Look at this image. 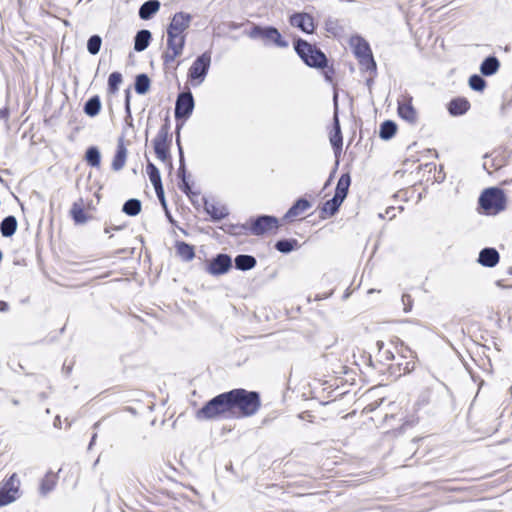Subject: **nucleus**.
I'll return each mask as SVG.
<instances>
[{"label":"nucleus","instance_id":"obj_19","mask_svg":"<svg viewBox=\"0 0 512 512\" xmlns=\"http://www.w3.org/2000/svg\"><path fill=\"white\" fill-rule=\"evenodd\" d=\"M204 209L206 213L209 214L212 220L214 221H219L229 214L228 209L225 205L214 202L205 201Z\"/></svg>","mask_w":512,"mask_h":512},{"label":"nucleus","instance_id":"obj_51","mask_svg":"<svg viewBox=\"0 0 512 512\" xmlns=\"http://www.w3.org/2000/svg\"><path fill=\"white\" fill-rule=\"evenodd\" d=\"M181 181H182V183H181V185H180L181 190H182L183 192H185V193H188V192H189V190H190L189 183L187 182V180H186V179L181 180Z\"/></svg>","mask_w":512,"mask_h":512},{"label":"nucleus","instance_id":"obj_39","mask_svg":"<svg viewBox=\"0 0 512 512\" xmlns=\"http://www.w3.org/2000/svg\"><path fill=\"white\" fill-rule=\"evenodd\" d=\"M298 245L296 239H282L276 242L275 248L277 251L288 254L292 252Z\"/></svg>","mask_w":512,"mask_h":512},{"label":"nucleus","instance_id":"obj_42","mask_svg":"<svg viewBox=\"0 0 512 512\" xmlns=\"http://www.w3.org/2000/svg\"><path fill=\"white\" fill-rule=\"evenodd\" d=\"M343 200L340 197L334 196L332 199L326 201L322 207V212L328 214L329 216H333L339 209Z\"/></svg>","mask_w":512,"mask_h":512},{"label":"nucleus","instance_id":"obj_38","mask_svg":"<svg viewBox=\"0 0 512 512\" xmlns=\"http://www.w3.org/2000/svg\"><path fill=\"white\" fill-rule=\"evenodd\" d=\"M122 211L129 216H136L141 211V202L135 198L129 199L124 203Z\"/></svg>","mask_w":512,"mask_h":512},{"label":"nucleus","instance_id":"obj_10","mask_svg":"<svg viewBox=\"0 0 512 512\" xmlns=\"http://www.w3.org/2000/svg\"><path fill=\"white\" fill-rule=\"evenodd\" d=\"M194 109V98L191 92H182L175 103V118H188Z\"/></svg>","mask_w":512,"mask_h":512},{"label":"nucleus","instance_id":"obj_11","mask_svg":"<svg viewBox=\"0 0 512 512\" xmlns=\"http://www.w3.org/2000/svg\"><path fill=\"white\" fill-rule=\"evenodd\" d=\"M232 268V259L227 254H217L206 266V271L214 276L222 275Z\"/></svg>","mask_w":512,"mask_h":512},{"label":"nucleus","instance_id":"obj_48","mask_svg":"<svg viewBox=\"0 0 512 512\" xmlns=\"http://www.w3.org/2000/svg\"><path fill=\"white\" fill-rule=\"evenodd\" d=\"M181 53H176L175 51H170L167 49L166 52H164L163 54V61L165 64H169L171 62H173L178 56H180Z\"/></svg>","mask_w":512,"mask_h":512},{"label":"nucleus","instance_id":"obj_30","mask_svg":"<svg viewBox=\"0 0 512 512\" xmlns=\"http://www.w3.org/2000/svg\"><path fill=\"white\" fill-rule=\"evenodd\" d=\"M17 219L10 215L5 217L0 223V232L3 237H11L17 230Z\"/></svg>","mask_w":512,"mask_h":512},{"label":"nucleus","instance_id":"obj_21","mask_svg":"<svg viewBox=\"0 0 512 512\" xmlns=\"http://www.w3.org/2000/svg\"><path fill=\"white\" fill-rule=\"evenodd\" d=\"M127 149L122 139L118 141L117 150L112 161V169L114 171L121 170L126 162Z\"/></svg>","mask_w":512,"mask_h":512},{"label":"nucleus","instance_id":"obj_36","mask_svg":"<svg viewBox=\"0 0 512 512\" xmlns=\"http://www.w3.org/2000/svg\"><path fill=\"white\" fill-rule=\"evenodd\" d=\"M101 109V101L98 96L91 97L84 105V112L91 117L96 116Z\"/></svg>","mask_w":512,"mask_h":512},{"label":"nucleus","instance_id":"obj_27","mask_svg":"<svg viewBox=\"0 0 512 512\" xmlns=\"http://www.w3.org/2000/svg\"><path fill=\"white\" fill-rule=\"evenodd\" d=\"M70 214L76 224H84L87 222L88 217L84 211V203L82 199L73 203Z\"/></svg>","mask_w":512,"mask_h":512},{"label":"nucleus","instance_id":"obj_29","mask_svg":"<svg viewBox=\"0 0 512 512\" xmlns=\"http://www.w3.org/2000/svg\"><path fill=\"white\" fill-rule=\"evenodd\" d=\"M500 67V62L495 56H489L480 65V72L484 76L494 75Z\"/></svg>","mask_w":512,"mask_h":512},{"label":"nucleus","instance_id":"obj_44","mask_svg":"<svg viewBox=\"0 0 512 512\" xmlns=\"http://www.w3.org/2000/svg\"><path fill=\"white\" fill-rule=\"evenodd\" d=\"M122 83V75L119 72H113L108 78V89L111 93H115Z\"/></svg>","mask_w":512,"mask_h":512},{"label":"nucleus","instance_id":"obj_47","mask_svg":"<svg viewBox=\"0 0 512 512\" xmlns=\"http://www.w3.org/2000/svg\"><path fill=\"white\" fill-rule=\"evenodd\" d=\"M469 86L475 91H482L486 86V82L481 76L475 74L469 78Z\"/></svg>","mask_w":512,"mask_h":512},{"label":"nucleus","instance_id":"obj_33","mask_svg":"<svg viewBox=\"0 0 512 512\" xmlns=\"http://www.w3.org/2000/svg\"><path fill=\"white\" fill-rule=\"evenodd\" d=\"M176 251L179 257L184 261H191L195 257L194 247L185 242H177Z\"/></svg>","mask_w":512,"mask_h":512},{"label":"nucleus","instance_id":"obj_1","mask_svg":"<svg viewBox=\"0 0 512 512\" xmlns=\"http://www.w3.org/2000/svg\"><path fill=\"white\" fill-rule=\"evenodd\" d=\"M364 366L380 376L396 380L416 368L417 355L397 337L378 340L373 355L363 356Z\"/></svg>","mask_w":512,"mask_h":512},{"label":"nucleus","instance_id":"obj_17","mask_svg":"<svg viewBox=\"0 0 512 512\" xmlns=\"http://www.w3.org/2000/svg\"><path fill=\"white\" fill-rule=\"evenodd\" d=\"M500 255L495 248L486 247L482 249L478 256V263L484 267H494L498 264Z\"/></svg>","mask_w":512,"mask_h":512},{"label":"nucleus","instance_id":"obj_22","mask_svg":"<svg viewBox=\"0 0 512 512\" xmlns=\"http://www.w3.org/2000/svg\"><path fill=\"white\" fill-rule=\"evenodd\" d=\"M310 207L311 203L308 200L300 198L289 208V210L285 214V218H296L300 216L302 213H304L306 210H308Z\"/></svg>","mask_w":512,"mask_h":512},{"label":"nucleus","instance_id":"obj_9","mask_svg":"<svg viewBox=\"0 0 512 512\" xmlns=\"http://www.w3.org/2000/svg\"><path fill=\"white\" fill-rule=\"evenodd\" d=\"M20 495V479L13 473L8 479L3 480L0 486V507L14 502Z\"/></svg>","mask_w":512,"mask_h":512},{"label":"nucleus","instance_id":"obj_3","mask_svg":"<svg viewBox=\"0 0 512 512\" xmlns=\"http://www.w3.org/2000/svg\"><path fill=\"white\" fill-rule=\"evenodd\" d=\"M123 502L130 512H170V497L165 492L150 493L143 498V501H138L129 491H126L123 493Z\"/></svg>","mask_w":512,"mask_h":512},{"label":"nucleus","instance_id":"obj_41","mask_svg":"<svg viewBox=\"0 0 512 512\" xmlns=\"http://www.w3.org/2000/svg\"><path fill=\"white\" fill-rule=\"evenodd\" d=\"M87 163L92 167H99L101 161L100 151L97 147H89L85 154Z\"/></svg>","mask_w":512,"mask_h":512},{"label":"nucleus","instance_id":"obj_58","mask_svg":"<svg viewBox=\"0 0 512 512\" xmlns=\"http://www.w3.org/2000/svg\"><path fill=\"white\" fill-rule=\"evenodd\" d=\"M334 101H337V95L335 94L334 95ZM337 104V102H335V105Z\"/></svg>","mask_w":512,"mask_h":512},{"label":"nucleus","instance_id":"obj_46","mask_svg":"<svg viewBox=\"0 0 512 512\" xmlns=\"http://www.w3.org/2000/svg\"><path fill=\"white\" fill-rule=\"evenodd\" d=\"M179 127H178V131H177V137H176V142H177V145H178V148H179V156H180V166H179V170H178V176L181 178V180H184L186 179V169H185V163H184V156H183V151H182V147H181V144H180V134H179Z\"/></svg>","mask_w":512,"mask_h":512},{"label":"nucleus","instance_id":"obj_4","mask_svg":"<svg viewBox=\"0 0 512 512\" xmlns=\"http://www.w3.org/2000/svg\"><path fill=\"white\" fill-rule=\"evenodd\" d=\"M294 48L306 65L314 68H324L327 65L325 54L307 41L298 39L295 42Z\"/></svg>","mask_w":512,"mask_h":512},{"label":"nucleus","instance_id":"obj_15","mask_svg":"<svg viewBox=\"0 0 512 512\" xmlns=\"http://www.w3.org/2000/svg\"><path fill=\"white\" fill-rule=\"evenodd\" d=\"M192 17L185 12H177L173 15L171 22L167 28V33L185 35V31L189 28Z\"/></svg>","mask_w":512,"mask_h":512},{"label":"nucleus","instance_id":"obj_20","mask_svg":"<svg viewBox=\"0 0 512 512\" xmlns=\"http://www.w3.org/2000/svg\"><path fill=\"white\" fill-rule=\"evenodd\" d=\"M330 143L333 147L334 154L338 157L342 151V134L337 115L334 117V133L330 136Z\"/></svg>","mask_w":512,"mask_h":512},{"label":"nucleus","instance_id":"obj_32","mask_svg":"<svg viewBox=\"0 0 512 512\" xmlns=\"http://www.w3.org/2000/svg\"><path fill=\"white\" fill-rule=\"evenodd\" d=\"M58 482V475L54 472H48L44 475L40 483V491L47 494L52 491Z\"/></svg>","mask_w":512,"mask_h":512},{"label":"nucleus","instance_id":"obj_43","mask_svg":"<svg viewBox=\"0 0 512 512\" xmlns=\"http://www.w3.org/2000/svg\"><path fill=\"white\" fill-rule=\"evenodd\" d=\"M102 44V39L99 35L91 36L87 41V50L90 54L96 55L99 53Z\"/></svg>","mask_w":512,"mask_h":512},{"label":"nucleus","instance_id":"obj_55","mask_svg":"<svg viewBox=\"0 0 512 512\" xmlns=\"http://www.w3.org/2000/svg\"><path fill=\"white\" fill-rule=\"evenodd\" d=\"M166 214H167V216H168V219L172 222V221H173V220H172V217L169 215V213H168V212H167Z\"/></svg>","mask_w":512,"mask_h":512},{"label":"nucleus","instance_id":"obj_34","mask_svg":"<svg viewBox=\"0 0 512 512\" xmlns=\"http://www.w3.org/2000/svg\"><path fill=\"white\" fill-rule=\"evenodd\" d=\"M146 172L149 176L150 182L154 186V189L161 190L162 181L158 168L153 163L148 162Z\"/></svg>","mask_w":512,"mask_h":512},{"label":"nucleus","instance_id":"obj_40","mask_svg":"<svg viewBox=\"0 0 512 512\" xmlns=\"http://www.w3.org/2000/svg\"><path fill=\"white\" fill-rule=\"evenodd\" d=\"M150 88V79L146 74H139L135 80V91L140 94H146Z\"/></svg>","mask_w":512,"mask_h":512},{"label":"nucleus","instance_id":"obj_2","mask_svg":"<svg viewBox=\"0 0 512 512\" xmlns=\"http://www.w3.org/2000/svg\"><path fill=\"white\" fill-rule=\"evenodd\" d=\"M260 408L258 392L236 388L213 397L195 412V417L200 421L243 419L254 416Z\"/></svg>","mask_w":512,"mask_h":512},{"label":"nucleus","instance_id":"obj_45","mask_svg":"<svg viewBox=\"0 0 512 512\" xmlns=\"http://www.w3.org/2000/svg\"><path fill=\"white\" fill-rule=\"evenodd\" d=\"M362 69L366 71L376 72V63L374 61L372 53L368 56H364L358 59Z\"/></svg>","mask_w":512,"mask_h":512},{"label":"nucleus","instance_id":"obj_25","mask_svg":"<svg viewBox=\"0 0 512 512\" xmlns=\"http://www.w3.org/2000/svg\"><path fill=\"white\" fill-rule=\"evenodd\" d=\"M350 43L353 47L354 54L358 59L372 53L369 44L361 37L351 38Z\"/></svg>","mask_w":512,"mask_h":512},{"label":"nucleus","instance_id":"obj_12","mask_svg":"<svg viewBox=\"0 0 512 512\" xmlns=\"http://www.w3.org/2000/svg\"><path fill=\"white\" fill-rule=\"evenodd\" d=\"M378 413L383 417L385 422L394 420L398 423H402L407 417L406 409L397 402H390L386 406L381 407Z\"/></svg>","mask_w":512,"mask_h":512},{"label":"nucleus","instance_id":"obj_28","mask_svg":"<svg viewBox=\"0 0 512 512\" xmlns=\"http://www.w3.org/2000/svg\"><path fill=\"white\" fill-rule=\"evenodd\" d=\"M234 263L236 269L241 271H247L253 269L256 266L257 261L254 256L240 254L235 257Z\"/></svg>","mask_w":512,"mask_h":512},{"label":"nucleus","instance_id":"obj_49","mask_svg":"<svg viewBox=\"0 0 512 512\" xmlns=\"http://www.w3.org/2000/svg\"><path fill=\"white\" fill-rule=\"evenodd\" d=\"M402 302L404 304V311L408 312L412 309V299H411L410 295L403 294Z\"/></svg>","mask_w":512,"mask_h":512},{"label":"nucleus","instance_id":"obj_26","mask_svg":"<svg viewBox=\"0 0 512 512\" xmlns=\"http://www.w3.org/2000/svg\"><path fill=\"white\" fill-rule=\"evenodd\" d=\"M470 107L469 102L465 98H456L450 101L448 111L453 116L465 114Z\"/></svg>","mask_w":512,"mask_h":512},{"label":"nucleus","instance_id":"obj_57","mask_svg":"<svg viewBox=\"0 0 512 512\" xmlns=\"http://www.w3.org/2000/svg\"><path fill=\"white\" fill-rule=\"evenodd\" d=\"M96 436H97L96 434L93 435L91 443L95 440Z\"/></svg>","mask_w":512,"mask_h":512},{"label":"nucleus","instance_id":"obj_37","mask_svg":"<svg viewBox=\"0 0 512 512\" xmlns=\"http://www.w3.org/2000/svg\"><path fill=\"white\" fill-rule=\"evenodd\" d=\"M396 131V124L393 121L387 120L381 124L379 135L382 139L388 140L395 135Z\"/></svg>","mask_w":512,"mask_h":512},{"label":"nucleus","instance_id":"obj_6","mask_svg":"<svg viewBox=\"0 0 512 512\" xmlns=\"http://www.w3.org/2000/svg\"><path fill=\"white\" fill-rule=\"evenodd\" d=\"M479 204L487 212L498 213L505 208L504 193L499 188H488L481 194Z\"/></svg>","mask_w":512,"mask_h":512},{"label":"nucleus","instance_id":"obj_53","mask_svg":"<svg viewBox=\"0 0 512 512\" xmlns=\"http://www.w3.org/2000/svg\"><path fill=\"white\" fill-rule=\"evenodd\" d=\"M8 310V303L0 300V312H5Z\"/></svg>","mask_w":512,"mask_h":512},{"label":"nucleus","instance_id":"obj_24","mask_svg":"<svg viewBox=\"0 0 512 512\" xmlns=\"http://www.w3.org/2000/svg\"><path fill=\"white\" fill-rule=\"evenodd\" d=\"M185 46V35L167 33V49L176 53L183 52Z\"/></svg>","mask_w":512,"mask_h":512},{"label":"nucleus","instance_id":"obj_31","mask_svg":"<svg viewBox=\"0 0 512 512\" xmlns=\"http://www.w3.org/2000/svg\"><path fill=\"white\" fill-rule=\"evenodd\" d=\"M151 32L149 30L143 29L137 32L134 39V49L137 52L144 51L150 43Z\"/></svg>","mask_w":512,"mask_h":512},{"label":"nucleus","instance_id":"obj_23","mask_svg":"<svg viewBox=\"0 0 512 512\" xmlns=\"http://www.w3.org/2000/svg\"><path fill=\"white\" fill-rule=\"evenodd\" d=\"M160 9V2L158 0H148L144 2L139 8V17L142 20L150 19Z\"/></svg>","mask_w":512,"mask_h":512},{"label":"nucleus","instance_id":"obj_16","mask_svg":"<svg viewBox=\"0 0 512 512\" xmlns=\"http://www.w3.org/2000/svg\"><path fill=\"white\" fill-rule=\"evenodd\" d=\"M289 22L293 27H296L305 33L309 34L314 31V20L308 13H294L290 16Z\"/></svg>","mask_w":512,"mask_h":512},{"label":"nucleus","instance_id":"obj_14","mask_svg":"<svg viewBox=\"0 0 512 512\" xmlns=\"http://www.w3.org/2000/svg\"><path fill=\"white\" fill-rule=\"evenodd\" d=\"M398 115L403 120L410 124H415L417 121V111L412 105V97L409 95H403L398 100Z\"/></svg>","mask_w":512,"mask_h":512},{"label":"nucleus","instance_id":"obj_52","mask_svg":"<svg viewBox=\"0 0 512 512\" xmlns=\"http://www.w3.org/2000/svg\"><path fill=\"white\" fill-rule=\"evenodd\" d=\"M125 109H126L127 113L130 114V97H129L128 93H127L126 99H125Z\"/></svg>","mask_w":512,"mask_h":512},{"label":"nucleus","instance_id":"obj_50","mask_svg":"<svg viewBox=\"0 0 512 512\" xmlns=\"http://www.w3.org/2000/svg\"><path fill=\"white\" fill-rule=\"evenodd\" d=\"M156 194H157V197L159 198V200L161 201V203L163 204V206L165 207L166 204H165V198H164V191H163V186L161 185V190H155Z\"/></svg>","mask_w":512,"mask_h":512},{"label":"nucleus","instance_id":"obj_13","mask_svg":"<svg viewBox=\"0 0 512 512\" xmlns=\"http://www.w3.org/2000/svg\"><path fill=\"white\" fill-rule=\"evenodd\" d=\"M277 227L278 219L276 217L262 215L252 222L250 226V233L252 235L259 236Z\"/></svg>","mask_w":512,"mask_h":512},{"label":"nucleus","instance_id":"obj_56","mask_svg":"<svg viewBox=\"0 0 512 512\" xmlns=\"http://www.w3.org/2000/svg\"><path fill=\"white\" fill-rule=\"evenodd\" d=\"M166 214H167V216H168V219L172 222V221H173V220H172V217L169 215V213H168V212H167Z\"/></svg>","mask_w":512,"mask_h":512},{"label":"nucleus","instance_id":"obj_7","mask_svg":"<svg viewBox=\"0 0 512 512\" xmlns=\"http://www.w3.org/2000/svg\"><path fill=\"white\" fill-rule=\"evenodd\" d=\"M170 125L168 120L161 126L158 131L157 136L153 140L154 151L157 158L166 163L168 162L169 166H172L171 158L169 154V143H170V133H169Z\"/></svg>","mask_w":512,"mask_h":512},{"label":"nucleus","instance_id":"obj_35","mask_svg":"<svg viewBox=\"0 0 512 512\" xmlns=\"http://www.w3.org/2000/svg\"><path fill=\"white\" fill-rule=\"evenodd\" d=\"M349 185L350 176L348 174H343L338 180L334 196L340 197V199L344 201L348 193Z\"/></svg>","mask_w":512,"mask_h":512},{"label":"nucleus","instance_id":"obj_18","mask_svg":"<svg viewBox=\"0 0 512 512\" xmlns=\"http://www.w3.org/2000/svg\"><path fill=\"white\" fill-rule=\"evenodd\" d=\"M324 359L329 369L334 375H341L347 373V366L344 362H337V354L335 352L326 353Z\"/></svg>","mask_w":512,"mask_h":512},{"label":"nucleus","instance_id":"obj_8","mask_svg":"<svg viewBox=\"0 0 512 512\" xmlns=\"http://www.w3.org/2000/svg\"><path fill=\"white\" fill-rule=\"evenodd\" d=\"M249 36L253 39L261 38L265 45L274 44L280 48L288 47V42L282 38L280 32L274 27L254 26Z\"/></svg>","mask_w":512,"mask_h":512},{"label":"nucleus","instance_id":"obj_54","mask_svg":"<svg viewBox=\"0 0 512 512\" xmlns=\"http://www.w3.org/2000/svg\"><path fill=\"white\" fill-rule=\"evenodd\" d=\"M119 229H121V227H118V226L117 227L116 226L115 227H106L105 233H109L111 230H119Z\"/></svg>","mask_w":512,"mask_h":512},{"label":"nucleus","instance_id":"obj_5","mask_svg":"<svg viewBox=\"0 0 512 512\" xmlns=\"http://www.w3.org/2000/svg\"><path fill=\"white\" fill-rule=\"evenodd\" d=\"M211 65V53L206 51L198 56L188 70V79L192 86L201 85L209 71Z\"/></svg>","mask_w":512,"mask_h":512}]
</instances>
